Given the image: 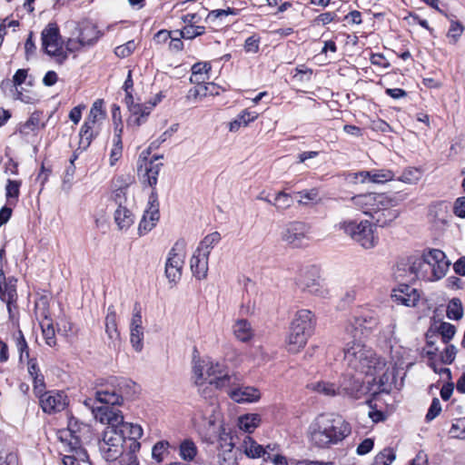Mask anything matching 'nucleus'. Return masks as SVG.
<instances>
[{
  "label": "nucleus",
  "instance_id": "1",
  "mask_svg": "<svg viewBox=\"0 0 465 465\" xmlns=\"http://www.w3.org/2000/svg\"><path fill=\"white\" fill-rule=\"evenodd\" d=\"M343 351L347 367L358 375L370 377L368 384L378 386L380 391H388L391 389L394 379L393 368L371 347L353 340L346 343Z\"/></svg>",
  "mask_w": 465,
  "mask_h": 465
},
{
  "label": "nucleus",
  "instance_id": "2",
  "mask_svg": "<svg viewBox=\"0 0 465 465\" xmlns=\"http://www.w3.org/2000/svg\"><path fill=\"white\" fill-rule=\"evenodd\" d=\"M351 433V425L334 413H322L309 424L307 438L318 449L327 450L343 442Z\"/></svg>",
  "mask_w": 465,
  "mask_h": 465
},
{
  "label": "nucleus",
  "instance_id": "3",
  "mask_svg": "<svg viewBox=\"0 0 465 465\" xmlns=\"http://www.w3.org/2000/svg\"><path fill=\"white\" fill-rule=\"evenodd\" d=\"M92 411L96 420L107 425L99 442L124 446V443L138 440L143 436L142 427L124 422L122 411L115 407L100 406Z\"/></svg>",
  "mask_w": 465,
  "mask_h": 465
},
{
  "label": "nucleus",
  "instance_id": "4",
  "mask_svg": "<svg viewBox=\"0 0 465 465\" xmlns=\"http://www.w3.org/2000/svg\"><path fill=\"white\" fill-rule=\"evenodd\" d=\"M350 202L356 210L376 219L381 226L388 224L399 215V212L392 209L399 204L395 195L384 193H364L352 196Z\"/></svg>",
  "mask_w": 465,
  "mask_h": 465
},
{
  "label": "nucleus",
  "instance_id": "5",
  "mask_svg": "<svg viewBox=\"0 0 465 465\" xmlns=\"http://www.w3.org/2000/svg\"><path fill=\"white\" fill-rule=\"evenodd\" d=\"M90 431V427L87 424L71 417L67 428L56 432L62 448L64 451L69 452L63 458L64 465H80V462L88 460L87 452L83 448L82 443L89 438Z\"/></svg>",
  "mask_w": 465,
  "mask_h": 465
},
{
  "label": "nucleus",
  "instance_id": "6",
  "mask_svg": "<svg viewBox=\"0 0 465 465\" xmlns=\"http://www.w3.org/2000/svg\"><path fill=\"white\" fill-rule=\"evenodd\" d=\"M193 374L194 382L198 386L208 382L217 389H223L231 384L232 376L227 373L224 365L218 361H194Z\"/></svg>",
  "mask_w": 465,
  "mask_h": 465
},
{
  "label": "nucleus",
  "instance_id": "7",
  "mask_svg": "<svg viewBox=\"0 0 465 465\" xmlns=\"http://www.w3.org/2000/svg\"><path fill=\"white\" fill-rule=\"evenodd\" d=\"M137 385L125 378H110L105 384H101L95 392L96 400L105 406L120 405L124 398H130L136 393Z\"/></svg>",
  "mask_w": 465,
  "mask_h": 465
},
{
  "label": "nucleus",
  "instance_id": "8",
  "mask_svg": "<svg viewBox=\"0 0 465 465\" xmlns=\"http://www.w3.org/2000/svg\"><path fill=\"white\" fill-rule=\"evenodd\" d=\"M340 230L357 242L364 249H371L378 242L375 226L369 221H343L338 224Z\"/></svg>",
  "mask_w": 465,
  "mask_h": 465
},
{
  "label": "nucleus",
  "instance_id": "9",
  "mask_svg": "<svg viewBox=\"0 0 465 465\" xmlns=\"http://www.w3.org/2000/svg\"><path fill=\"white\" fill-rule=\"evenodd\" d=\"M105 117L104 101L98 99L93 104L89 115L80 130L79 144L82 148L86 149L93 139L99 134Z\"/></svg>",
  "mask_w": 465,
  "mask_h": 465
},
{
  "label": "nucleus",
  "instance_id": "10",
  "mask_svg": "<svg viewBox=\"0 0 465 465\" xmlns=\"http://www.w3.org/2000/svg\"><path fill=\"white\" fill-rule=\"evenodd\" d=\"M378 314L374 311L359 309L349 318L345 331L356 340L363 331L372 330L378 325Z\"/></svg>",
  "mask_w": 465,
  "mask_h": 465
},
{
  "label": "nucleus",
  "instance_id": "11",
  "mask_svg": "<svg viewBox=\"0 0 465 465\" xmlns=\"http://www.w3.org/2000/svg\"><path fill=\"white\" fill-rule=\"evenodd\" d=\"M295 284L302 292L318 297H326L329 294L319 277L317 269L313 267L302 269L295 278Z\"/></svg>",
  "mask_w": 465,
  "mask_h": 465
},
{
  "label": "nucleus",
  "instance_id": "12",
  "mask_svg": "<svg viewBox=\"0 0 465 465\" xmlns=\"http://www.w3.org/2000/svg\"><path fill=\"white\" fill-rule=\"evenodd\" d=\"M183 242H176L170 250L165 262V275L169 282L176 283L182 277L185 259Z\"/></svg>",
  "mask_w": 465,
  "mask_h": 465
},
{
  "label": "nucleus",
  "instance_id": "13",
  "mask_svg": "<svg viewBox=\"0 0 465 465\" xmlns=\"http://www.w3.org/2000/svg\"><path fill=\"white\" fill-rule=\"evenodd\" d=\"M42 47L48 55L54 57L59 63L66 59L59 29L55 24H49L42 31Z\"/></svg>",
  "mask_w": 465,
  "mask_h": 465
},
{
  "label": "nucleus",
  "instance_id": "14",
  "mask_svg": "<svg viewBox=\"0 0 465 465\" xmlns=\"http://www.w3.org/2000/svg\"><path fill=\"white\" fill-rule=\"evenodd\" d=\"M311 227L302 222H292L286 225L282 239L293 247L302 246L310 240Z\"/></svg>",
  "mask_w": 465,
  "mask_h": 465
},
{
  "label": "nucleus",
  "instance_id": "15",
  "mask_svg": "<svg viewBox=\"0 0 465 465\" xmlns=\"http://www.w3.org/2000/svg\"><path fill=\"white\" fill-rule=\"evenodd\" d=\"M426 262L431 272L432 281L436 282L442 279L450 265L446 254L439 249H429L423 252Z\"/></svg>",
  "mask_w": 465,
  "mask_h": 465
},
{
  "label": "nucleus",
  "instance_id": "16",
  "mask_svg": "<svg viewBox=\"0 0 465 465\" xmlns=\"http://www.w3.org/2000/svg\"><path fill=\"white\" fill-rule=\"evenodd\" d=\"M44 412L52 414L62 411L68 405V397L64 391H50L36 394Z\"/></svg>",
  "mask_w": 465,
  "mask_h": 465
},
{
  "label": "nucleus",
  "instance_id": "17",
  "mask_svg": "<svg viewBox=\"0 0 465 465\" xmlns=\"http://www.w3.org/2000/svg\"><path fill=\"white\" fill-rule=\"evenodd\" d=\"M349 376V374L345 375L340 385L341 393L344 392L349 396L360 398L361 395L369 392L372 394L381 392L380 391H378V386H372L371 384H370L371 387L365 386L364 381L360 377L361 375H358L356 377Z\"/></svg>",
  "mask_w": 465,
  "mask_h": 465
},
{
  "label": "nucleus",
  "instance_id": "18",
  "mask_svg": "<svg viewBox=\"0 0 465 465\" xmlns=\"http://www.w3.org/2000/svg\"><path fill=\"white\" fill-rule=\"evenodd\" d=\"M159 218L160 213L157 194L153 191L149 196L147 208L138 226L139 233L143 235L150 232L156 225Z\"/></svg>",
  "mask_w": 465,
  "mask_h": 465
},
{
  "label": "nucleus",
  "instance_id": "19",
  "mask_svg": "<svg viewBox=\"0 0 465 465\" xmlns=\"http://www.w3.org/2000/svg\"><path fill=\"white\" fill-rule=\"evenodd\" d=\"M27 77V69H18L15 72L12 79L14 86L13 98L25 104H35L37 101V95L30 91L25 92V89L22 86V84L26 82Z\"/></svg>",
  "mask_w": 465,
  "mask_h": 465
},
{
  "label": "nucleus",
  "instance_id": "20",
  "mask_svg": "<svg viewBox=\"0 0 465 465\" xmlns=\"http://www.w3.org/2000/svg\"><path fill=\"white\" fill-rule=\"evenodd\" d=\"M393 301L407 307H414L420 301L419 291L408 284H401L393 290L391 295Z\"/></svg>",
  "mask_w": 465,
  "mask_h": 465
},
{
  "label": "nucleus",
  "instance_id": "21",
  "mask_svg": "<svg viewBox=\"0 0 465 465\" xmlns=\"http://www.w3.org/2000/svg\"><path fill=\"white\" fill-rule=\"evenodd\" d=\"M218 462L220 465H237L234 443L229 434L220 435Z\"/></svg>",
  "mask_w": 465,
  "mask_h": 465
},
{
  "label": "nucleus",
  "instance_id": "22",
  "mask_svg": "<svg viewBox=\"0 0 465 465\" xmlns=\"http://www.w3.org/2000/svg\"><path fill=\"white\" fill-rule=\"evenodd\" d=\"M117 111H119L118 107L113 112V119L114 122V134L113 138V145L109 159L111 166L115 165V163L119 161L123 154L122 134L124 126L121 118L117 119Z\"/></svg>",
  "mask_w": 465,
  "mask_h": 465
},
{
  "label": "nucleus",
  "instance_id": "23",
  "mask_svg": "<svg viewBox=\"0 0 465 465\" xmlns=\"http://www.w3.org/2000/svg\"><path fill=\"white\" fill-rule=\"evenodd\" d=\"M312 335L301 330L298 326H293L291 324L289 334L286 338V347L288 351L292 353H297L307 343L308 339Z\"/></svg>",
  "mask_w": 465,
  "mask_h": 465
},
{
  "label": "nucleus",
  "instance_id": "24",
  "mask_svg": "<svg viewBox=\"0 0 465 465\" xmlns=\"http://www.w3.org/2000/svg\"><path fill=\"white\" fill-rule=\"evenodd\" d=\"M230 398L237 403H252L261 399V392L255 387L242 386L228 391Z\"/></svg>",
  "mask_w": 465,
  "mask_h": 465
},
{
  "label": "nucleus",
  "instance_id": "25",
  "mask_svg": "<svg viewBox=\"0 0 465 465\" xmlns=\"http://www.w3.org/2000/svg\"><path fill=\"white\" fill-rule=\"evenodd\" d=\"M15 282L14 279L5 282L4 272L0 270V298L6 303L10 317H12L13 302L16 300Z\"/></svg>",
  "mask_w": 465,
  "mask_h": 465
},
{
  "label": "nucleus",
  "instance_id": "26",
  "mask_svg": "<svg viewBox=\"0 0 465 465\" xmlns=\"http://www.w3.org/2000/svg\"><path fill=\"white\" fill-rule=\"evenodd\" d=\"M409 270L419 279L427 282H433L431 272L426 262V258L423 252L420 256H413L410 258Z\"/></svg>",
  "mask_w": 465,
  "mask_h": 465
},
{
  "label": "nucleus",
  "instance_id": "27",
  "mask_svg": "<svg viewBox=\"0 0 465 465\" xmlns=\"http://www.w3.org/2000/svg\"><path fill=\"white\" fill-rule=\"evenodd\" d=\"M314 314L310 310H300L298 311L292 322V325L298 326L301 330L304 331L309 334H312L315 327Z\"/></svg>",
  "mask_w": 465,
  "mask_h": 465
},
{
  "label": "nucleus",
  "instance_id": "28",
  "mask_svg": "<svg viewBox=\"0 0 465 465\" xmlns=\"http://www.w3.org/2000/svg\"><path fill=\"white\" fill-rule=\"evenodd\" d=\"M208 261L209 257L204 253L194 251L190 260V267L193 276L198 280L206 278L208 272Z\"/></svg>",
  "mask_w": 465,
  "mask_h": 465
},
{
  "label": "nucleus",
  "instance_id": "29",
  "mask_svg": "<svg viewBox=\"0 0 465 465\" xmlns=\"http://www.w3.org/2000/svg\"><path fill=\"white\" fill-rule=\"evenodd\" d=\"M242 449L248 458H263L266 461L268 459H271V454L267 453L266 450L250 436L244 437L242 443Z\"/></svg>",
  "mask_w": 465,
  "mask_h": 465
},
{
  "label": "nucleus",
  "instance_id": "30",
  "mask_svg": "<svg viewBox=\"0 0 465 465\" xmlns=\"http://www.w3.org/2000/svg\"><path fill=\"white\" fill-rule=\"evenodd\" d=\"M154 105L155 103L144 104H132L129 105V111L131 113L129 123L136 126L141 125L144 122V119L150 114Z\"/></svg>",
  "mask_w": 465,
  "mask_h": 465
},
{
  "label": "nucleus",
  "instance_id": "31",
  "mask_svg": "<svg viewBox=\"0 0 465 465\" xmlns=\"http://www.w3.org/2000/svg\"><path fill=\"white\" fill-rule=\"evenodd\" d=\"M80 43L85 46L94 45L100 37V32L95 25L90 22H84L79 25Z\"/></svg>",
  "mask_w": 465,
  "mask_h": 465
},
{
  "label": "nucleus",
  "instance_id": "32",
  "mask_svg": "<svg viewBox=\"0 0 465 465\" xmlns=\"http://www.w3.org/2000/svg\"><path fill=\"white\" fill-rule=\"evenodd\" d=\"M27 371L33 380L35 393H42L45 389V377L38 367L36 359H28Z\"/></svg>",
  "mask_w": 465,
  "mask_h": 465
},
{
  "label": "nucleus",
  "instance_id": "33",
  "mask_svg": "<svg viewBox=\"0 0 465 465\" xmlns=\"http://www.w3.org/2000/svg\"><path fill=\"white\" fill-rule=\"evenodd\" d=\"M232 332L234 337L242 342L249 341L254 335L251 323L244 319H239L233 323Z\"/></svg>",
  "mask_w": 465,
  "mask_h": 465
},
{
  "label": "nucleus",
  "instance_id": "34",
  "mask_svg": "<svg viewBox=\"0 0 465 465\" xmlns=\"http://www.w3.org/2000/svg\"><path fill=\"white\" fill-rule=\"evenodd\" d=\"M162 156H155L153 160L145 163V173L143 174V183L153 187L157 183L158 175L163 166L162 163L158 160Z\"/></svg>",
  "mask_w": 465,
  "mask_h": 465
},
{
  "label": "nucleus",
  "instance_id": "35",
  "mask_svg": "<svg viewBox=\"0 0 465 465\" xmlns=\"http://www.w3.org/2000/svg\"><path fill=\"white\" fill-rule=\"evenodd\" d=\"M258 113L245 109L242 111L235 119L229 123V131L235 133L242 126H247L250 123L258 118Z\"/></svg>",
  "mask_w": 465,
  "mask_h": 465
},
{
  "label": "nucleus",
  "instance_id": "36",
  "mask_svg": "<svg viewBox=\"0 0 465 465\" xmlns=\"http://www.w3.org/2000/svg\"><path fill=\"white\" fill-rule=\"evenodd\" d=\"M114 222L119 230L126 231L134 224V217L130 210L119 204L114 212Z\"/></svg>",
  "mask_w": 465,
  "mask_h": 465
},
{
  "label": "nucleus",
  "instance_id": "37",
  "mask_svg": "<svg viewBox=\"0 0 465 465\" xmlns=\"http://www.w3.org/2000/svg\"><path fill=\"white\" fill-rule=\"evenodd\" d=\"M211 68L210 63L207 62L194 64L192 67L190 82L192 84H204L210 79Z\"/></svg>",
  "mask_w": 465,
  "mask_h": 465
},
{
  "label": "nucleus",
  "instance_id": "38",
  "mask_svg": "<svg viewBox=\"0 0 465 465\" xmlns=\"http://www.w3.org/2000/svg\"><path fill=\"white\" fill-rule=\"evenodd\" d=\"M261 416L257 413H247L242 415L237 420L238 428L246 433H252L260 425Z\"/></svg>",
  "mask_w": 465,
  "mask_h": 465
},
{
  "label": "nucleus",
  "instance_id": "39",
  "mask_svg": "<svg viewBox=\"0 0 465 465\" xmlns=\"http://www.w3.org/2000/svg\"><path fill=\"white\" fill-rule=\"evenodd\" d=\"M99 450L106 461H114L124 452V446L99 442Z\"/></svg>",
  "mask_w": 465,
  "mask_h": 465
},
{
  "label": "nucleus",
  "instance_id": "40",
  "mask_svg": "<svg viewBox=\"0 0 465 465\" xmlns=\"http://www.w3.org/2000/svg\"><path fill=\"white\" fill-rule=\"evenodd\" d=\"M308 388L326 396H334L341 393L340 385L338 386L325 381L312 382L308 384Z\"/></svg>",
  "mask_w": 465,
  "mask_h": 465
},
{
  "label": "nucleus",
  "instance_id": "41",
  "mask_svg": "<svg viewBox=\"0 0 465 465\" xmlns=\"http://www.w3.org/2000/svg\"><path fill=\"white\" fill-rule=\"evenodd\" d=\"M105 332L108 338L112 341L118 340L119 331L116 323V312L114 306H110L107 309V314L105 317Z\"/></svg>",
  "mask_w": 465,
  "mask_h": 465
},
{
  "label": "nucleus",
  "instance_id": "42",
  "mask_svg": "<svg viewBox=\"0 0 465 465\" xmlns=\"http://www.w3.org/2000/svg\"><path fill=\"white\" fill-rule=\"evenodd\" d=\"M140 448L141 444L138 440H132L128 445L129 450L124 452L123 455L119 457L120 465H140L135 454L139 451Z\"/></svg>",
  "mask_w": 465,
  "mask_h": 465
},
{
  "label": "nucleus",
  "instance_id": "43",
  "mask_svg": "<svg viewBox=\"0 0 465 465\" xmlns=\"http://www.w3.org/2000/svg\"><path fill=\"white\" fill-rule=\"evenodd\" d=\"M220 241L221 235L218 232L209 233L200 242L195 251L209 257L211 251Z\"/></svg>",
  "mask_w": 465,
  "mask_h": 465
},
{
  "label": "nucleus",
  "instance_id": "44",
  "mask_svg": "<svg viewBox=\"0 0 465 465\" xmlns=\"http://www.w3.org/2000/svg\"><path fill=\"white\" fill-rule=\"evenodd\" d=\"M22 182L17 180L8 179L5 185V198L7 203L12 206L15 205L18 202L20 195V187Z\"/></svg>",
  "mask_w": 465,
  "mask_h": 465
},
{
  "label": "nucleus",
  "instance_id": "45",
  "mask_svg": "<svg viewBox=\"0 0 465 465\" xmlns=\"http://www.w3.org/2000/svg\"><path fill=\"white\" fill-rule=\"evenodd\" d=\"M195 86L191 88L187 94V99L197 101L208 95V88H216L213 83L194 84Z\"/></svg>",
  "mask_w": 465,
  "mask_h": 465
},
{
  "label": "nucleus",
  "instance_id": "46",
  "mask_svg": "<svg viewBox=\"0 0 465 465\" xmlns=\"http://www.w3.org/2000/svg\"><path fill=\"white\" fill-rule=\"evenodd\" d=\"M180 457L186 461H192L197 454V447L191 440H184L179 448Z\"/></svg>",
  "mask_w": 465,
  "mask_h": 465
},
{
  "label": "nucleus",
  "instance_id": "47",
  "mask_svg": "<svg viewBox=\"0 0 465 465\" xmlns=\"http://www.w3.org/2000/svg\"><path fill=\"white\" fill-rule=\"evenodd\" d=\"M421 175L422 172L420 169L410 167L402 172L398 180L404 183L415 184L420 180Z\"/></svg>",
  "mask_w": 465,
  "mask_h": 465
},
{
  "label": "nucleus",
  "instance_id": "48",
  "mask_svg": "<svg viewBox=\"0 0 465 465\" xmlns=\"http://www.w3.org/2000/svg\"><path fill=\"white\" fill-rule=\"evenodd\" d=\"M394 179V173L388 169H372L371 173V183H384Z\"/></svg>",
  "mask_w": 465,
  "mask_h": 465
},
{
  "label": "nucleus",
  "instance_id": "49",
  "mask_svg": "<svg viewBox=\"0 0 465 465\" xmlns=\"http://www.w3.org/2000/svg\"><path fill=\"white\" fill-rule=\"evenodd\" d=\"M169 447L170 444L166 440L157 441L152 449L153 460H154L157 463H161L168 453Z\"/></svg>",
  "mask_w": 465,
  "mask_h": 465
},
{
  "label": "nucleus",
  "instance_id": "50",
  "mask_svg": "<svg viewBox=\"0 0 465 465\" xmlns=\"http://www.w3.org/2000/svg\"><path fill=\"white\" fill-rule=\"evenodd\" d=\"M143 328H130V342L137 352L143 348Z\"/></svg>",
  "mask_w": 465,
  "mask_h": 465
},
{
  "label": "nucleus",
  "instance_id": "51",
  "mask_svg": "<svg viewBox=\"0 0 465 465\" xmlns=\"http://www.w3.org/2000/svg\"><path fill=\"white\" fill-rule=\"evenodd\" d=\"M463 309L460 299H452L447 307V317L458 321L462 318Z\"/></svg>",
  "mask_w": 465,
  "mask_h": 465
},
{
  "label": "nucleus",
  "instance_id": "52",
  "mask_svg": "<svg viewBox=\"0 0 465 465\" xmlns=\"http://www.w3.org/2000/svg\"><path fill=\"white\" fill-rule=\"evenodd\" d=\"M395 458L393 450L386 448L375 456L371 465H391Z\"/></svg>",
  "mask_w": 465,
  "mask_h": 465
},
{
  "label": "nucleus",
  "instance_id": "53",
  "mask_svg": "<svg viewBox=\"0 0 465 465\" xmlns=\"http://www.w3.org/2000/svg\"><path fill=\"white\" fill-rule=\"evenodd\" d=\"M41 327L45 343L50 347L54 346L56 339L53 324L45 318V321L41 322Z\"/></svg>",
  "mask_w": 465,
  "mask_h": 465
},
{
  "label": "nucleus",
  "instance_id": "54",
  "mask_svg": "<svg viewBox=\"0 0 465 465\" xmlns=\"http://www.w3.org/2000/svg\"><path fill=\"white\" fill-rule=\"evenodd\" d=\"M293 201L290 194L279 192L273 200V206L279 211H284L292 206Z\"/></svg>",
  "mask_w": 465,
  "mask_h": 465
},
{
  "label": "nucleus",
  "instance_id": "55",
  "mask_svg": "<svg viewBox=\"0 0 465 465\" xmlns=\"http://www.w3.org/2000/svg\"><path fill=\"white\" fill-rule=\"evenodd\" d=\"M204 34V26L200 25H185L180 32L179 35L184 39H193Z\"/></svg>",
  "mask_w": 465,
  "mask_h": 465
},
{
  "label": "nucleus",
  "instance_id": "56",
  "mask_svg": "<svg viewBox=\"0 0 465 465\" xmlns=\"http://www.w3.org/2000/svg\"><path fill=\"white\" fill-rule=\"evenodd\" d=\"M450 434L453 438L465 439V418L458 419L452 423Z\"/></svg>",
  "mask_w": 465,
  "mask_h": 465
},
{
  "label": "nucleus",
  "instance_id": "57",
  "mask_svg": "<svg viewBox=\"0 0 465 465\" xmlns=\"http://www.w3.org/2000/svg\"><path fill=\"white\" fill-rule=\"evenodd\" d=\"M439 332L442 341L447 344L455 335L456 329L454 325L449 322H442L439 327Z\"/></svg>",
  "mask_w": 465,
  "mask_h": 465
},
{
  "label": "nucleus",
  "instance_id": "58",
  "mask_svg": "<svg viewBox=\"0 0 465 465\" xmlns=\"http://www.w3.org/2000/svg\"><path fill=\"white\" fill-rule=\"evenodd\" d=\"M136 48V45L134 41H128L124 45H119L114 49V54L121 58H124L129 56L134 49Z\"/></svg>",
  "mask_w": 465,
  "mask_h": 465
},
{
  "label": "nucleus",
  "instance_id": "59",
  "mask_svg": "<svg viewBox=\"0 0 465 465\" xmlns=\"http://www.w3.org/2000/svg\"><path fill=\"white\" fill-rule=\"evenodd\" d=\"M0 465H19L17 453L14 451H0Z\"/></svg>",
  "mask_w": 465,
  "mask_h": 465
},
{
  "label": "nucleus",
  "instance_id": "60",
  "mask_svg": "<svg viewBox=\"0 0 465 465\" xmlns=\"http://www.w3.org/2000/svg\"><path fill=\"white\" fill-rule=\"evenodd\" d=\"M298 194L300 195L299 203L302 204H307L310 202H316L319 198L318 190L315 188L299 192Z\"/></svg>",
  "mask_w": 465,
  "mask_h": 465
},
{
  "label": "nucleus",
  "instance_id": "61",
  "mask_svg": "<svg viewBox=\"0 0 465 465\" xmlns=\"http://www.w3.org/2000/svg\"><path fill=\"white\" fill-rule=\"evenodd\" d=\"M261 38L257 35L249 36L244 43V50L247 53L256 54L259 51Z\"/></svg>",
  "mask_w": 465,
  "mask_h": 465
},
{
  "label": "nucleus",
  "instance_id": "62",
  "mask_svg": "<svg viewBox=\"0 0 465 465\" xmlns=\"http://www.w3.org/2000/svg\"><path fill=\"white\" fill-rule=\"evenodd\" d=\"M457 349L454 345H448L440 353V360L445 364H450L455 360Z\"/></svg>",
  "mask_w": 465,
  "mask_h": 465
},
{
  "label": "nucleus",
  "instance_id": "63",
  "mask_svg": "<svg viewBox=\"0 0 465 465\" xmlns=\"http://www.w3.org/2000/svg\"><path fill=\"white\" fill-rule=\"evenodd\" d=\"M441 411V404L439 399L434 398L426 414L427 421L434 420Z\"/></svg>",
  "mask_w": 465,
  "mask_h": 465
},
{
  "label": "nucleus",
  "instance_id": "64",
  "mask_svg": "<svg viewBox=\"0 0 465 465\" xmlns=\"http://www.w3.org/2000/svg\"><path fill=\"white\" fill-rule=\"evenodd\" d=\"M130 328H143L142 312L139 304H135L133 310V315L130 322Z\"/></svg>",
  "mask_w": 465,
  "mask_h": 465
}]
</instances>
